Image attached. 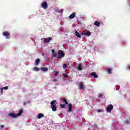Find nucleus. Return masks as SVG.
<instances>
[{"label":"nucleus","instance_id":"obj_16","mask_svg":"<svg viewBox=\"0 0 130 130\" xmlns=\"http://www.w3.org/2000/svg\"><path fill=\"white\" fill-rule=\"evenodd\" d=\"M41 70L43 72H47V71H48V68L43 67V68H41Z\"/></svg>","mask_w":130,"mask_h":130},{"label":"nucleus","instance_id":"obj_17","mask_svg":"<svg viewBox=\"0 0 130 130\" xmlns=\"http://www.w3.org/2000/svg\"><path fill=\"white\" fill-rule=\"evenodd\" d=\"M40 62V59H37L35 62L36 66H38Z\"/></svg>","mask_w":130,"mask_h":130},{"label":"nucleus","instance_id":"obj_8","mask_svg":"<svg viewBox=\"0 0 130 130\" xmlns=\"http://www.w3.org/2000/svg\"><path fill=\"white\" fill-rule=\"evenodd\" d=\"M9 115H10V116H11L13 118H15V117H18L17 114H16L15 113H10V114H9Z\"/></svg>","mask_w":130,"mask_h":130},{"label":"nucleus","instance_id":"obj_13","mask_svg":"<svg viewBox=\"0 0 130 130\" xmlns=\"http://www.w3.org/2000/svg\"><path fill=\"white\" fill-rule=\"evenodd\" d=\"M94 26H96V27H99L100 26V22L99 21H95L94 22Z\"/></svg>","mask_w":130,"mask_h":130},{"label":"nucleus","instance_id":"obj_21","mask_svg":"<svg viewBox=\"0 0 130 130\" xmlns=\"http://www.w3.org/2000/svg\"><path fill=\"white\" fill-rule=\"evenodd\" d=\"M62 100L63 103H65L66 105H68V104H69L68 101H67L66 99H63Z\"/></svg>","mask_w":130,"mask_h":130},{"label":"nucleus","instance_id":"obj_31","mask_svg":"<svg viewBox=\"0 0 130 130\" xmlns=\"http://www.w3.org/2000/svg\"><path fill=\"white\" fill-rule=\"evenodd\" d=\"M4 90H8V89H9V87L8 86H5L4 87H3Z\"/></svg>","mask_w":130,"mask_h":130},{"label":"nucleus","instance_id":"obj_6","mask_svg":"<svg viewBox=\"0 0 130 130\" xmlns=\"http://www.w3.org/2000/svg\"><path fill=\"white\" fill-rule=\"evenodd\" d=\"M90 76H91L92 78H94V79H97V78H98V75L96 74L95 72H92L90 74Z\"/></svg>","mask_w":130,"mask_h":130},{"label":"nucleus","instance_id":"obj_32","mask_svg":"<svg viewBox=\"0 0 130 130\" xmlns=\"http://www.w3.org/2000/svg\"><path fill=\"white\" fill-rule=\"evenodd\" d=\"M1 94H3L4 93L3 88H1Z\"/></svg>","mask_w":130,"mask_h":130},{"label":"nucleus","instance_id":"obj_33","mask_svg":"<svg viewBox=\"0 0 130 130\" xmlns=\"http://www.w3.org/2000/svg\"><path fill=\"white\" fill-rule=\"evenodd\" d=\"M62 11H63V10L61 9V10H60L58 11V13H61V12H62Z\"/></svg>","mask_w":130,"mask_h":130},{"label":"nucleus","instance_id":"obj_19","mask_svg":"<svg viewBox=\"0 0 130 130\" xmlns=\"http://www.w3.org/2000/svg\"><path fill=\"white\" fill-rule=\"evenodd\" d=\"M69 112H71L72 111V104H69Z\"/></svg>","mask_w":130,"mask_h":130},{"label":"nucleus","instance_id":"obj_38","mask_svg":"<svg viewBox=\"0 0 130 130\" xmlns=\"http://www.w3.org/2000/svg\"><path fill=\"white\" fill-rule=\"evenodd\" d=\"M86 33H91L90 31H87Z\"/></svg>","mask_w":130,"mask_h":130},{"label":"nucleus","instance_id":"obj_27","mask_svg":"<svg viewBox=\"0 0 130 130\" xmlns=\"http://www.w3.org/2000/svg\"><path fill=\"white\" fill-rule=\"evenodd\" d=\"M63 76L64 78H69V75L68 74H63Z\"/></svg>","mask_w":130,"mask_h":130},{"label":"nucleus","instance_id":"obj_3","mask_svg":"<svg viewBox=\"0 0 130 130\" xmlns=\"http://www.w3.org/2000/svg\"><path fill=\"white\" fill-rule=\"evenodd\" d=\"M41 6H42V8H43L45 10H46V9L48 8V4H47V2H44L42 3Z\"/></svg>","mask_w":130,"mask_h":130},{"label":"nucleus","instance_id":"obj_18","mask_svg":"<svg viewBox=\"0 0 130 130\" xmlns=\"http://www.w3.org/2000/svg\"><path fill=\"white\" fill-rule=\"evenodd\" d=\"M77 69L78 71H82V70H83V68H82V64H79V66L77 67Z\"/></svg>","mask_w":130,"mask_h":130},{"label":"nucleus","instance_id":"obj_22","mask_svg":"<svg viewBox=\"0 0 130 130\" xmlns=\"http://www.w3.org/2000/svg\"><path fill=\"white\" fill-rule=\"evenodd\" d=\"M3 36L8 37V36H10V33H3Z\"/></svg>","mask_w":130,"mask_h":130},{"label":"nucleus","instance_id":"obj_4","mask_svg":"<svg viewBox=\"0 0 130 130\" xmlns=\"http://www.w3.org/2000/svg\"><path fill=\"white\" fill-rule=\"evenodd\" d=\"M112 109H113V106L112 105H109L107 109V112H111Z\"/></svg>","mask_w":130,"mask_h":130},{"label":"nucleus","instance_id":"obj_37","mask_svg":"<svg viewBox=\"0 0 130 130\" xmlns=\"http://www.w3.org/2000/svg\"><path fill=\"white\" fill-rule=\"evenodd\" d=\"M102 111V110H98V112H101Z\"/></svg>","mask_w":130,"mask_h":130},{"label":"nucleus","instance_id":"obj_24","mask_svg":"<svg viewBox=\"0 0 130 130\" xmlns=\"http://www.w3.org/2000/svg\"><path fill=\"white\" fill-rule=\"evenodd\" d=\"M67 68H68V65L67 64H63V68L64 69V70H66V69H67Z\"/></svg>","mask_w":130,"mask_h":130},{"label":"nucleus","instance_id":"obj_2","mask_svg":"<svg viewBox=\"0 0 130 130\" xmlns=\"http://www.w3.org/2000/svg\"><path fill=\"white\" fill-rule=\"evenodd\" d=\"M58 57L59 59H61L63 57H64V53L62 50H59L58 51Z\"/></svg>","mask_w":130,"mask_h":130},{"label":"nucleus","instance_id":"obj_15","mask_svg":"<svg viewBox=\"0 0 130 130\" xmlns=\"http://www.w3.org/2000/svg\"><path fill=\"white\" fill-rule=\"evenodd\" d=\"M52 111H56V105L51 106Z\"/></svg>","mask_w":130,"mask_h":130},{"label":"nucleus","instance_id":"obj_10","mask_svg":"<svg viewBox=\"0 0 130 130\" xmlns=\"http://www.w3.org/2000/svg\"><path fill=\"white\" fill-rule=\"evenodd\" d=\"M75 17H76V13L74 12L69 16V19H74Z\"/></svg>","mask_w":130,"mask_h":130},{"label":"nucleus","instance_id":"obj_30","mask_svg":"<svg viewBox=\"0 0 130 130\" xmlns=\"http://www.w3.org/2000/svg\"><path fill=\"white\" fill-rule=\"evenodd\" d=\"M58 72H56L54 75V77H57L58 76Z\"/></svg>","mask_w":130,"mask_h":130},{"label":"nucleus","instance_id":"obj_23","mask_svg":"<svg viewBox=\"0 0 130 130\" xmlns=\"http://www.w3.org/2000/svg\"><path fill=\"white\" fill-rule=\"evenodd\" d=\"M34 71H35L36 72H39V68H37V67H35L34 68Z\"/></svg>","mask_w":130,"mask_h":130},{"label":"nucleus","instance_id":"obj_34","mask_svg":"<svg viewBox=\"0 0 130 130\" xmlns=\"http://www.w3.org/2000/svg\"><path fill=\"white\" fill-rule=\"evenodd\" d=\"M4 127H5V125H1V128H4Z\"/></svg>","mask_w":130,"mask_h":130},{"label":"nucleus","instance_id":"obj_5","mask_svg":"<svg viewBox=\"0 0 130 130\" xmlns=\"http://www.w3.org/2000/svg\"><path fill=\"white\" fill-rule=\"evenodd\" d=\"M51 40H52V38L48 37V38H45L44 39V42H45V43H49Z\"/></svg>","mask_w":130,"mask_h":130},{"label":"nucleus","instance_id":"obj_25","mask_svg":"<svg viewBox=\"0 0 130 130\" xmlns=\"http://www.w3.org/2000/svg\"><path fill=\"white\" fill-rule=\"evenodd\" d=\"M60 107H61V108H64V107H66V105H64V104H60Z\"/></svg>","mask_w":130,"mask_h":130},{"label":"nucleus","instance_id":"obj_28","mask_svg":"<svg viewBox=\"0 0 130 130\" xmlns=\"http://www.w3.org/2000/svg\"><path fill=\"white\" fill-rule=\"evenodd\" d=\"M124 123L125 124H127L128 123V120H125L124 121Z\"/></svg>","mask_w":130,"mask_h":130},{"label":"nucleus","instance_id":"obj_35","mask_svg":"<svg viewBox=\"0 0 130 130\" xmlns=\"http://www.w3.org/2000/svg\"><path fill=\"white\" fill-rule=\"evenodd\" d=\"M53 82H57L56 79H53Z\"/></svg>","mask_w":130,"mask_h":130},{"label":"nucleus","instance_id":"obj_14","mask_svg":"<svg viewBox=\"0 0 130 130\" xmlns=\"http://www.w3.org/2000/svg\"><path fill=\"white\" fill-rule=\"evenodd\" d=\"M22 113H23V109H21L19 111V113H18L17 114V116H20V115H22Z\"/></svg>","mask_w":130,"mask_h":130},{"label":"nucleus","instance_id":"obj_9","mask_svg":"<svg viewBox=\"0 0 130 130\" xmlns=\"http://www.w3.org/2000/svg\"><path fill=\"white\" fill-rule=\"evenodd\" d=\"M52 56L53 57H56V56H57V53L55 52L54 50L52 49Z\"/></svg>","mask_w":130,"mask_h":130},{"label":"nucleus","instance_id":"obj_39","mask_svg":"<svg viewBox=\"0 0 130 130\" xmlns=\"http://www.w3.org/2000/svg\"><path fill=\"white\" fill-rule=\"evenodd\" d=\"M4 33H8V31L4 32Z\"/></svg>","mask_w":130,"mask_h":130},{"label":"nucleus","instance_id":"obj_1","mask_svg":"<svg viewBox=\"0 0 130 130\" xmlns=\"http://www.w3.org/2000/svg\"><path fill=\"white\" fill-rule=\"evenodd\" d=\"M75 35L78 38H81V36H90L91 35V33H81V35H80V33H75Z\"/></svg>","mask_w":130,"mask_h":130},{"label":"nucleus","instance_id":"obj_36","mask_svg":"<svg viewBox=\"0 0 130 130\" xmlns=\"http://www.w3.org/2000/svg\"><path fill=\"white\" fill-rule=\"evenodd\" d=\"M127 68L128 69V70H130V65H128Z\"/></svg>","mask_w":130,"mask_h":130},{"label":"nucleus","instance_id":"obj_26","mask_svg":"<svg viewBox=\"0 0 130 130\" xmlns=\"http://www.w3.org/2000/svg\"><path fill=\"white\" fill-rule=\"evenodd\" d=\"M120 88V86H119V85H116V90H119V89Z\"/></svg>","mask_w":130,"mask_h":130},{"label":"nucleus","instance_id":"obj_11","mask_svg":"<svg viewBox=\"0 0 130 130\" xmlns=\"http://www.w3.org/2000/svg\"><path fill=\"white\" fill-rule=\"evenodd\" d=\"M107 72H108V74H110V75H111L112 74V69L110 68H108L106 69Z\"/></svg>","mask_w":130,"mask_h":130},{"label":"nucleus","instance_id":"obj_29","mask_svg":"<svg viewBox=\"0 0 130 130\" xmlns=\"http://www.w3.org/2000/svg\"><path fill=\"white\" fill-rule=\"evenodd\" d=\"M29 103H30V101L25 102L23 103V105H27V104H29Z\"/></svg>","mask_w":130,"mask_h":130},{"label":"nucleus","instance_id":"obj_20","mask_svg":"<svg viewBox=\"0 0 130 130\" xmlns=\"http://www.w3.org/2000/svg\"><path fill=\"white\" fill-rule=\"evenodd\" d=\"M55 103H56V101L53 100L51 102L50 104H51V106H53V105H54V104H55Z\"/></svg>","mask_w":130,"mask_h":130},{"label":"nucleus","instance_id":"obj_7","mask_svg":"<svg viewBox=\"0 0 130 130\" xmlns=\"http://www.w3.org/2000/svg\"><path fill=\"white\" fill-rule=\"evenodd\" d=\"M79 87H80V89L81 90H83V91H84V90H85V85H84V83H83V82H81L79 85Z\"/></svg>","mask_w":130,"mask_h":130},{"label":"nucleus","instance_id":"obj_40","mask_svg":"<svg viewBox=\"0 0 130 130\" xmlns=\"http://www.w3.org/2000/svg\"><path fill=\"white\" fill-rule=\"evenodd\" d=\"M75 33H78V31H76L75 32Z\"/></svg>","mask_w":130,"mask_h":130},{"label":"nucleus","instance_id":"obj_12","mask_svg":"<svg viewBox=\"0 0 130 130\" xmlns=\"http://www.w3.org/2000/svg\"><path fill=\"white\" fill-rule=\"evenodd\" d=\"M41 117H44V114H43V113H40L38 115V119H40V118H41Z\"/></svg>","mask_w":130,"mask_h":130}]
</instances>
